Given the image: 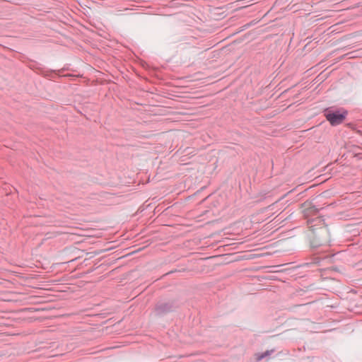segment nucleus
I'll use <instances>...</instances> for the list:
<instances>
[{
    "label": "nucleus",
    "instance_id": "1",
    "mask_svg": "<svg viewBox=\"0 0 362 362\" xmlns=\"http://www.w3.org/2000/svg\"><path fill=\"white\" fill-rule=\"evenodd\" d=\"M324 115L326 119L330 123V124L334 127L344 122L348 115V111L344 108L336 110L327 108L324 111Z\"/></svg>",
    "mask_w": 362,
    "mask_h": 362
},
{
    "label": "nucleus",
    "instance_id": "2",
    "mask_svg": "<svg viewBox=\"0 0 362 362\" xmlns=\"http://www.w3.org/2000/svg\"><path fill=\"white\" fill-rule=\"evenodd\" d=\"M177 306L173 300L158 302L155 305V314L158 317H163L168 313L173 312Z\"/></svg>",
    "mask_w": 362,
    "mask_h": 362
},
{
    "label": "nucleus",
    "instance_id": "3",
    "mask_svg": "<svg viewBox=\"0 0 362 362\" xmlns=\"http://www.w3.org/2000/svg\"><path fill=\"white\" fill-rule=\"evenodd\" d=\"M320 209L315 205H311L303 209L304 216L308 218L310 216L317 215Z\"/></svg>",
    "mask_w": 362,
    "mask_h": 362
},
{
    "label": "nucleus",
    "instance_id": "4",
    "mask_svg": "<svg viewBox=\"0 0 362 362\" xmlns=\"http://www.w3.org/2000/svg\"><path fill=\"white\" fill-rule=\"evenodd\" d=\"M274 352V350H267L263 353L261 354H256V360L257 361H259L262 360L263 358H266L267 356H269L272 353Z\"/></svg>",
    "mask_w": 362,
    "mask_h": 362
}]
</instances>
